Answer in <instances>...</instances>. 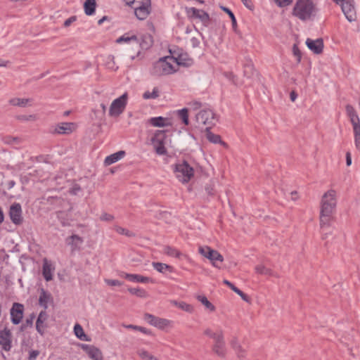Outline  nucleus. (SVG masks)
<instances>
[{"instance_id":"f257e3e1","label":"nucleus","mask_w":360,"mask_h":360,"mask_svg":"<svg viewBox=\"0 0 360 360\" xmlns=\"http://www.w3.org/2000/svg\"><path fill=\"white\" fill-rule=\"evenodd\" d=\"M116 42L123 44L124 56L130 60H141V50L148 49L152 44L150 36L139 37L134 34L126 33L116 39Z\"/></svg>"},{"instance_id":"f03ea898","label":"nucleus","mask_w":360,"mask_h":360,"mask_svg":"<svg viewBox=\"0 0 360 360\" xmlns=\"http://www.w3.org/2000/svg\"><path fill=\"white\" fill-rule=\"evenodd\" d=\"M337 192L333 189L326 191L321 200L320 226L321 228L329 226L330 217L335 212L337 206Z\"/></svg>"},{"instance_id":"7ed1b4c3","label":"nucleus","mask_w":360,"mask_h":360,"mask_svg":"<svg viewBox=\"0 0 360 360\" xmlns=\"http://www.w3.org/2000/svg\"><path fill=\"white\" fill-rule=\"evenodd\" d=\"M318 12L313 0H297L292 10V14L303 21L314 19Z\"/></svg>"},{"instance_id":"20e7f679","label":"nucleus","mask_w":360,"mask_h":360,"mask_svg":"<svg viewBox=\"0 0 360 360\" xmlns=\"http://www.w3.org/2000/svg\"><path fill=\"white\" fill-rule=\"evenodd\" d=\"M204 335L213 340L212 352L221 359H226L228 349L223 331L221 330H213L211 328H207L204 330Z\"/></svg>"},{"instance_id":"39448f33","label":"nucleus","mask_w":360,"mask_h":360,"mask_svg":"<svg viewBox=\"0 0 360 360\" xmlns=\"http://www.w3.org/2000/svg\"><path fill=\"white\" fill-rule=\"evenodd\" d=\"M176 71L177 65L175 64L174 58L166 56L153 64L150 73L154 76H162L172 74Z\"/></svg>"},{"instance_id":"423d86ee","label":"nucleus","mask_w":360,"mask_h":360,"mask_svg":"<svg viewBox=\"0 0 360 360\" xmlns=\"http://www.w3.org/2000/svg\"><path fill=\"white\" fill-rule=\"evenodd\" d=\"M174 172L176 178L183 184L188 183L193 176V169L186 161L176 163Z\"/></svg>"},{"instance_id":"0eeeda50","label":"nucleus","mask_w":360,"mask_h":360,"mask_svg":"<svg viewBox=\"0 0 360 360\" xmlns=\"http://www.w3.org/2000/svg\"><path fill=\"white\" fill-rule=\"evenodd\" d=\"M169 141V137L165 134V131L162 130H158L151 139V143L154 150L160 155L167 154L166 146Z\"/></svg>"},{"instance_id":"6e6552de","label":"nucleus","mask_w":360,"mask_h":360,"mask_svg":"<svg viewBox=\"0 0 360 360\" xmlns=\"http://www.w3.org/2000/svg\"><path fill=\"white\" fill-rule=\"evenodd\" d=\"M127 102V94L124 93L119 98L115 99L109 108V115L110 117H118L122 113Z\"/></svg>"},{"instance_id":"1a4fd4ad","label":"nucleus","mask_w":360,"mask_h":360,"mask_svg":"<svg viewBox=\"0 0 360 360\" xmlns=\"http://www.w3.org/2000/svg\"><path fill=\"white\" fill-rule=\"evenodd\" d=\"M204 257L207 259L214 267L221 269L224 257L217 250L210 246H204Z\"/></svg>"},{"instance_id":"9d476101","label":"nucleus","mask_w":360,"mask_h":360,"mask_svg":"<svg viewBox=\"0 0 360 360\" xmlns=\"http://www.w3.org/2000/svg\"><path fill=\"white\" fill-rule=\"evenodd\" d=\"M230 346L231 349L234 351L238 359H239L240 360H244L247 358V349H245L241 345L237 337L232 338V339L230 341Z\"/></svg>"},{"instance_id":"9b49d317","label":"nucleus","mask_w":360,"mask_h":360,"mask_svg":"<svg viewBox=\"0 0 360 360\" xmlns=\"http://www.w3.org/2000/svg\"><path fill=\"white\" fill-rule=\"evenodd\" d=\"M9 216L12 222L15 225L22 223V208L19 203H14L10 207Z\"/></svg>"},{"instance_id":"f8f14e48","label":"nucleus","mask_w":360,"mask_h":360,"mask_svg":"<svg viewBox=\"0 0 360 360\" xmlns=\"http://www.w3.org/2000/svg\"><path fill=\"white\" fill-rule=\"evenodd\" d=\"M305 43L308 49L314 53L321 54L323 53L324 44L322 38L316 39L307 38Z\"/></svg>"},{"instance_id":"ddd939ff","label":"nucleus","mask_w":360,"mask_h":360,"mask_svg":"<svg viewBox=\"0 0 360 360\" xmlns=\"http://www.w3.org/2000/svg\"><path fill=\"white\" fill-rule=\"evenodd\" d=\"M186 32L188 34L187 39H190L193 47L198 46L200 42L201 34L198 32L193 24H191L186 28Z\"/></svg>"},{"instance_id":"4468645a","label":"nucleus","mask_w":360,"mask_h":360,"mask_svg":"<svg viewBox=\"0 0 360 360\" xmlns=\"http://www.w3.org/2000/svg\"><path fill=\"white\" fill-rule=\"evenodd\" d=\"M150 5V0H145L141 2L140 6L135 7L134 14L139 20H145L149 14L148 7Z\"/></svg>"},{"instance_id":"2eb2a0df","label":"nucleus","mask_w":360,"mask_h":360,"mask_svg":"<svg viewBox=\"0 0 360 360\" xmlns=\"http://www.w3.org/2000/svg\"><path fill=\"white\" fill-rule=\"evenodd\" d=\"M352 1L353 0H347L341 6L342 11L345 18L350 22L356 20V11L354 5L352 4Z\"/></svg>"},{"instance_id":"dca6fc26","label":"nucleus","mask_w":360,"mask_h":360,"mask_svg":"<svg viewBox=\"0 0 360 360\" xmlns=\"http://www.w3.org/2000/svg\"><path fill=\"white\" fill-rule=\"evenodd\" d=\"M11 321L14 324H18L23 316V305L19 303H14L11 309Z\"/></svg>"},{"instance_id":"f3484780","label":"nucleus","mask_w":360,"mask_h":360,"mask_svg":"<svg viewBox=\"0 0 360 360\" xmlns=\"http://www.w3.org/2000/svg\"><path fill=\"white\" fill-rule=\"evenodd\" d=\"M172 56L171 58L175 60V64L177 65V68L179 65L188 66L191 63V60L188 57V55L184 53H176L172 49L169 50Z\"/></svg>"},{"instance_id":"a211bd4d","label":"nucleus","mask_w":360,"mask_h":360,"mask_svg":"<svg viewBox=\"0 0 360 360\" xmlns=\"http://www.w3.org/2000/svg\"><path fill=\"white\" fill-rule=\"evenodd\" d=\"M11 338L10 330L5 328L0 331V345L5 351H9L11 348Z\"/></svg>"},{"instance_id":"6ab92c4d","label":"nucleus","mask_w":360,"mask_h":360,"mask_svg":"<svg viewBox=\"0 0 360 360\" xmlns=\"http://www.w3.org/2000/svg\"><path fill=\"white\" fill-rule=\"evenodd\" d=\"M204 136L211 143L220 144L226 148H228V144L221 140L219 135L215 134L210 131V127H206L204 131Z\"/></svg>"},{"instance_id":"aec40b11","label":"nucleus","mask_w":360,"mask_h":360,"mask_svg":"<svg viewBox=\"0 0 360 360\" xmlns=\"http://www.w3.org/2000/svg\"><path fill=\"white\" fill-rule=\"evenodd\" d=\"M76 125L73 122H63L55 128V132L59 134H69L75 131Z\"/></svg>"},{"instance_id":"412c9836","label":"nucleus","mask_w":360,"mask_h":360,"mask_svg":"<svg viewBox=\"0 0 360 360\" xmlns=\"http://www.w3.org/2000/svg\"><path fill=\"white\" fill-rule=\"evenodd\" d=\"M223 17V14L221 12L220 9H217V11H214L212 13H208L204 11V22H218L221 21V18Z\"/></svg>"},{"instance_id":"4be33fe9","label":"nucleus","mask_w":360,"mask_h":360,"mask_svg":"<svg viewBox=\"0 0 360 360\" xmlns=\"http://www.w3.org/2000/svg\"><path fill=\"white\" fill-rule=\"evenodd\" d=\"M217 122V117L210 108H204V125L212 126Z\"/></svg>"},{"instance_id":"5701e85b","label":"nucleus","mask_w":360,"mask_h":360,"mask_svg":"<svg viewBox=\"0 0 360 360\" xmlns=\"http://www.w3.org/2000/svg\"><path fill=\"white\" fill-rule=\"evenodd\" d=\"M66 243L71 247L72 252H74L80 248L83 239L77 235H72L66 238Z\"/></svg>"},{"instance_id":"b1692460","label":"nucleus","mask_w":360,"mask_h":360,"mask_svg":"<svg viewBox=\"0 0 360 360\" xmlns=\"http://www.w3.org/2000/svg\"><path fill=\"white\" fill-rule=\"evenodd\" d=\"M54 269L55 268L53 266L52 264L46 259H44L43 264V276L46 281L53 279V272Z\"/></svg>"},{"instance_id":"393cba45","label":"nucleus","mask_w":360,"mask_h":360,"mask_svg":"<svg viewBox=\"0 0 360 360\" xmlns=\"http://www.w3.org/2000/svg\"><path fill=\"white\" fill-rule=\"evenodd\" d=\"M125 152L120 150L105 158L104 163L105 165H110L124 158Z\"/></svg>"},{"instance_id":"a878e982","label":"nucleus","mask_w":360,"mask_h":360,"mask_svg":"<svg viewBox=\"0 0 360 360\" xmlns=\"http://www.w3.org/2000/svg\"><path fill=\"white\" fill-rule=\"evenodd\" d=\"M48 315L45 311H42L39 313V316L36 323L37 330L41 334H44V323L46 321Z\"/></svg>"},{"instance_id":"bb28decb","label":"nucleus","mask_w":360,"mask_h":360,"mask_svg":"<svg viewBox=\"0 0 360 360\" xmlns=\"http://www.w3.org/2000/svg\"><path fill=\"white\" fill-rule=\"evenodd\" d=\"M51 295L44 289H41L39 298V304L46 309L48 307V304L51 301Z\"/></svg>"},{"instance_id":"cd10ccee","label":"nucleus","mask_w":360,"mask_h":360,"mask_svg":"<svg viewBox=\"0 0 360 360\" xmlns=\"http://www.w3.org/2000/svg\"><path fill=\"white\" fill-rule=\"evenodd\" d=\"M346 111L348 116L350 118L353 127H354V126L359 125L360 120L358 115L356 113L354 108L352 105H347L346 106Z\"/></svg>"},{"instance_id":"c85d7f7f","label":"nucleus","mask_w":360,"mask_h":360,"mask_svg":"<svg viewBox=\"0 0 360 360\" xmlns=\"http://www.w3.org/2000/svg\"><path fill=\"white\" fill-rule=\"evenodd\" d=\"M86 353L93 360H103L101 352L96 347L89 346L86 348Z\"/></svg>"},{"instance_id":"c756f323","label":"nucleus","mask_w":360,"mask_h":360,"mask_svg":"<svg viewBox=\"0 0 360 360\" xmlns=\"http://www.w3.org/2000/svg\"><path fill=\"white\" fill-rule=\"evenodd\" d=\"M257 274L269 276H276V274L269 268L266 267L264 264H260L255 267Z\"/></svg>"},{"instance_id":"7c9ffc66","label":"nucleus","mask_w":360,"mask_h":360,"mask_svg":"<svg viewBox=\"0 0 360 360\" xmlns=\"http://www.w3.org/2000/svg\"><path fill=\"white\" fill-rule=\"evenodd\" d=\"M153 267L160 273L165 274L167 271L172 272L173 271L172 266L161 262H153Z\"/></svg>"},{"instance_id":"2f4dec72","label":"nucleus","mask_w":360,"mask_h":360,"mask_svg":"<svg viewBox=\"0 0 360 360\" xmlns=\"http://www.w3.org/2000/svg\"><path fill=\"white\" fill-rule=\"evenodd\" d=\"M243 68V75L247 78H252L257 74V72L255 70L254 65L251 61L245 64Z\"/></svg>"},{"instance_id":"473e14b6","label":"nucleus","mask_w":360,"mask_h":360,"mask_svg":"<svg viewBox=\"0 0 360 360\" xmlns=\"http://www.w3.org/2000/svg\"><path fill=\"white\" fill-rule=\"evenodd\" d=\"M96 0H86L84 4V12L87 15H92L96 10Z\"/></svg>"},{"instance_id":"72a5a7b5","label":"nucleus","mask_w":360,"mask_h":360,"mask_svg":"<svg viewBox=\"0 0 360 360\" xmlns=\"http://www.w3.org/2000/svg\"><path fill=\"white\" fill-rule=\"evenodd\" d=\"M167 119L162 117H152L149 120V122L154 127H162L169 125Z\"/></svg>"},{"instance_id":"f704fd0d","label":"nucleus","mask_w":360,"mask_h":360,"mask_svg":"<svg viewBox=\"0 0 360 360\" xmlns=\"http://www.w3.org/2000/svg\"><path fill=\"white\" fill-rule=\"evenodd\" d=\"M30 101V98H13L9 100V103L14 106L25 108Z\"/></svg>"},{"instance_id":"c9c22d12","label":"nucleus","mask_w":360,"mask_h":360,"mask_svg":"<svg viewBox=\"0 0 360 360\" xmlns=\"http://www.w3.org/2000/svg\"><path fill=\"white\" fill-rule=\"evenodd\" d=\"M172 321L165 319L156 317L155 321L152 323V326L158 328L159 329H164L171 325Z\"/></svg>"},{"instance_id":"e433bc0d","label":"nucleus","mask_w":360,"mask_h":360,"mask_svg":"<svg viewBox=\"0 0 360 360\" xmlns=\"http://www.w3.org/2000/svg\"><path fill=\"white\" fill-rule=\"evenodd\" d=\"M160 96V89L155 86L150 91H146L143 94V98L146 100L155 99Z\"/></svg>"},{"instance_id":"4c0bfd02","label":"nucleus","mask_w":360,"mask_h":360,"mask_svg":"<svg viewBox=\"0 0 360 360\" xmlns=\"http://www.w3.org/2000/svg\"><path fill=\"white\" fill-rule=\"evenodd\" d=\"M137 354L142 360H159L156 356L144 349H138Z\"/></svg>"},{"instance_id":"58836bf2","label":"nucleus","mask_w":360,"mask_h":360,"mask_svg":"<svg viewBox=\"0 0 360 360\" xmlns=\"http://www.w3.org/2000/svg\"><path fill=\"white\" fill-rule=\"evenodd\" d=\"M186 13L191 20L201 18L200 11L195 8H186Z\"/></svg>"},{"instance_id":"ea45409f","label":"nucleus","mask_w":360,"mask_h":360,"mask_svg":"<svg viewBox=\"0 0 360 360\" xmlns=\"http://www.w3.org/2000/svg\"><path fill=\"white\" fill-rule=\"evenodd\" d=\"M163 252L167 255L173 257H179L181 255V253L179 250L170 246L164 247Z\"/></svg>"},{"instance_id":"a19ab883","label":"nucleus","mask_w":360,"mask_h":360,"mask_svg":"<svg viewBox=\"0 0 360 360\" xmlns=\"http://www.w3.org/2000/svg\"><path fill=\"white\" fill-rule=\"evenodd\" d=\"M217 182V179L212 177L210 180V183L207 184V185L205 186V190H206L207 193H208V195H215L214 187H215Z\"/></svg>"},{"instance_id":"79ce46f5","label":"nucleus","mask_w":360,"mask_h":360,"mask_svg":"<svg viewBox=\"0 0 360 360\" xmlns=\"http://www.w3.org/2000/svg\"><path fill=\"white\" fill-rule=\"evenodd\" d=\"M354 144L356 148L360 151V124L353 127Z\"/></svg>"},{"instance_id":"37998d69","label":"nucleus","mask_w":360,"mask_h":360,"mask_svg":"<svg viewBox=\"0 0 360 360\" xmlns=\"http://www.w3.org/2000/svg\"><path fill=\"white\" fill-rule=\"evenodd\" d=\"M172 303L185 311L189 313L193 312V309L191 304H188L184 302H179L177 301H172Z\"/></svg>"},{"instance_id":"c03bdc74","label":"nucleus","mask_w":360,"mask_h":360,"mask_svg":"<svg viewBox=\"0 0 360 360\" xmlns=\"http://www.w3.org/2000/svg\"><path fill=\"white\" fill-rule=\"evenodd\" d=\"M130 277V281L136 283H148L150 281V278L146 276H143L139 274H131Z\"/></svg>"},{"instance_id":"a18cd8bd","label":"nucleus","mask_w":360,"mask_h":360,"mask_svg":"<svg viewBox=\"0 0 360 360\" xmlns=\"http://www.w3.org/2000/svg\"><path fill=\"white\" fill-rule=\"evenodd\" d=\"M176 114L186 125L188 124V116L187 108H183L181 110H177Z\"/></svg>"},{"instance_id":"49530a36","label":"nucleus","mask_w":360,"mask_h":360,"mask_svg":"<svg viewBox=\"0 0 360 360\" xmlns=\"http://www.w3.org/2000/svg\"><path fill=\"white\" fill-rule=\"evenodd\" d=\"M15 117L18 120L22 122H34L38 119L36 115H17Z\"/></svg>"},{"instance_id":"de8ad7c7","label":"nucleus","mask_w":360,"mask_h":360,"mask_svg":"<svg viewBox=\"0 0 360 360\" xmlns=\"http://www.w3.org/2000/svg\"><path fill=\"white\" fill-rule=\"evenodd\" d=\"M75 335L82 340H86V335L82 327L79 324H76L74 327Z\"/></svg>"},{"instance_id":"09e8293b","label":"nucleus","mask_w":360,"mask_h":360,"mask_svg":"<svg viewBox=\"0 0 360 360\" xmlns=\"http://www.w3.org/2000/svg\"><path fill=\"white\" fill-rule=\"evenodd\" d=\"M128 291L131 294L136 295V296L140 297H145L147 296L146 292L144 290L141 289V288H129L128 289Z\"/></svg>"},{"instance_id":"8fccbe9b","label":"nucleus","mask_w":360,"mask_h":360,"mask_svg":"<svg viewBox=\"0 0 360 360\" xmlns=\"http://www.w3.org/2000/svg\"><path fill=\"white\" fill-rule=\"evenodd\" d=\"M205 169L206 170V172L204 171V177H212V176L214 175V167L208 162L206 163V165H204V170Z\"/></svg>"},{"instance_id":"3c124183","label":"nucleus","mask_w":360,"mask_h":360,"mask_svg":"<svg viewBox=\"0 0 360 360\" xmlns=\"http://www.w3.org/2000/svg\"><path fill=\"white\" fill-rule=\"evenodd\" d=\"M223 75L234 85L238 86L239 84L237 81V77L231 71H226L223 72Z\"/></svg>"},{"instance_id":"603ef678","label":"nucleus","mask_w":360,"mask_h":360,"mask_svg":"<svg viewBox=\"0 0 360 360\" xmlns=\"http://www.w3.org/2000/svg\"><path fill=\"white\" fill-rule=\"evenodd\" d=\"M4 141L5 143L14 145L20 143V139L18 137L6 136L4 138Z\"/></svg>"},{"instance_id":"864d4df0","label":"nucleus","mask_w":360,"mask_h":360,"mask_svg":"<svg viewBox=\"0 0 360 360\" xmlns=\"http://www.w3.org/2000/svg\"><path fill=\"white\" fill-rule=\"evenodd\" d=\"M115 230L116 231V232H117L118 233H120L121 235H124V236H127L129 237L134 236V234L131 231H129V230L124 229L121 226H115Z\"/></svg>"},{"instance_id":"5fc2aeb1","label":"nucleus","mask_w":360,"mask_h":360,"mask_svg":"<svg viewBox=\"0 0 360 360\" xmlns=\"http://www.w3.org/2000/svg\"><path fill=\"white\" fill-rule=\"evenodd\" d=\"M220 11H224L227 13V15H229L231 22H237L234 13L229 8L221 6H220Z\"/></svg>"},{"instance_id":"6e6d98bb","label":"nucleus","mask_w":360,"mask_h":360,"mask_svg":"<svg viewBox=\"0 0 360 360\" xmlns=\"http://www.w3.org/2000/svg\"><path fill=\"white\" fill-rule=\"evenodd\" d=\"M235 292L237 295H238L243 301L246 302L247 303H250L251 302V299L250 298V297L248 295H247L246 294H245L240 289H238L237 290H236Z\"/></svg>"},{"instance_id":"4d7b16f0","label":"nucleus","mask_w":360,"mask_h":360,"mask_svg":"<svg viewBox=\"0 0 360 360\" xmlns=\"http://www.w3.org/2000/svg\"><path fill=\"white\" fill-rule=\"evenodd\" d=\"M292 52H293L294 56L297 57V63H300L301 61L302 55H301V52H300L297 45H296V44L293 45Z\"/></svg>"},{"instance_id":"13d9d810","label":"nucleus","mask_w":360,"mask_h":360,"mask_svg":"<svg viewBox=\"0 0 360 360\" xmlns=\"http://www.w3.org/2000/svg\"><path fill=\"white\" fill-rule=\"evenodd\" d=\"M204 307L211 312L216 309L215 307L205 297H204Z\"/></svg>"},{"instance_id":"bf43d9fd","label":"nucleus","mask_w":360,"mask_h":360,"mask_svg":"<svg viewBox=\"0 0 360 360\" xmlns=\"http://www.w3.org/2000/svg\"><path fill=\"white\" fill-rule=\"evenodd\" d=\"M105 282L106 284H108V285H110V286H116V285L120 286L122 285V283L118 280L105 279Z\"/></svg>"},{"instance_id":"052dcab7","label":"nucleus","mask_w":360,"mask_h":360,"mask_svg":"<svg viewBox=\"0 0 360 360\" xmlns=\"http://www.w3.org/2000/svg\"><path fill=\"white\" fill-rule=\"evenodd\" d=\"M113 219H114V217L108 213H103L100 217V219L101 221H111L113 220Z\"/></svg>"},{"instance_id":"680f3d73","label":"nucleus","mask_w":360,"mask_h":360,"mask_svg":"<svg viewBox=\"0 0 360 360\" xmlns=\"http://www.w3.org/2000/svg\"><path fill=\"white\" fill-rule=\"evenodd\" d=\"M293 0H275L276 3L280 7H284L290 5Z\"/></svg>"},{"instance_id":"e2e57ef3","label":"nucleus","mask_w":360,"mask_h":360,"mask_svg":"<svg viewBox=\"0 0 360 360\" xmlns=\"http://www.w3.org/2000/svg\"><path fill=\"white\" fill-rule=\"evenodd\" d=\"M157 316H155L150 314H146L144 316L145 320L150 325L155 321Z\"/></svg>"},{"instance_id":"0e129e2a","label":"nucleus","mask_w":360,"mask_h":360,"mask_svg":"<svg viewBox=\"0 0 360 360\" xmlns=\"http://www.w3.org/2000/svg\"><path fill=\"white\" fill-rule=\"evenodd\" d=\"M200 107H201L200 102L193 101L190 103V110H197L200 109Z\"/></svg>"},{"instance_id":"69168bd1","label":"nucleus","mask_w":360,"mask_h":360,"mask_svg":"<svg viewBox=\"0 0 360 360\" xmlns=\"http://www.w3.org/2000/svg\"><path fill=\"white\" fill-rule=\"evenodd\" d=\"M244 6L250 10H253L254 4L252 0H241Z\"/></svg>"},{"instance_id":"338daca9","label":"nucleus","mask_w":360,"mask_h":360,"mask_svg":"<svg viewBox=\"0 0 360 360\" xmlns=\"http://www.w3.org/2000/svg\"><path fill=\"white\" fill-rule=\"evenodd\" d=\"M39 354V352L37 350H32L30 352L29 359L34 360L38 355Z\"/></svg>"},{"instance_id":"774afa93","label":"nucleus","mask_w":360,"mask_h":360,"mask_svg":"<svg viewBox=\"0 0 360 360\" xmlns=\"http://www.w3.org/2000/svg\"><path fill=\"white\" fill-rule=\"evenodd\" d=\"M223 283L229 287L233 292H236L238 288L236 287L232 283L229 281L228 280H224Z\"/></svg>"}]
</instances>
